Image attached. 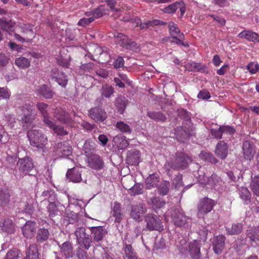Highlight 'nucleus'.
I'll return each mask as SVG.
<instances>
[{
  "mask_svg": "<svg viewBox=\"0 0 259 259\" xmlns=\"http://www.w3.org/2000/svg\"><path fill=\"white\" fill-rule=\"evenodd\" d=\"M199 157L205 161H207L211 163L217 162V159L212 154L206 152H201L199 154Z\"/></svg>",
  "mask_w": 259,
  "mask_h": 259,
  "instance_id": "nucleus-55",
  "label": "nucleus"
},
{
  "mask_svg": "<svg viewBox=\"0 0 259 259\" xmlns=\"http://www.w3.org/2000/svg\"><path fill=\"white\" fill-rule=\"evenodd\" d=\"M124 252L127 259H138L131 245L126 244L124 248Z\"/></svg>",
  "mask_w": 259,
  "mask_h": 259,
  "instance_id": "nucleus-53",
  "label": "nucleus"
},
{
  "mask_svg": "<svg viewBox=\"0 0 259 259\" xmlns=\"http://www.w3.org/2000/svg\"><path fill=\"white\" fill-rule=\"evenodd\" d=\"M27 137L32 146L38 149H43L47 143V138L39 130H31L28 132Z\"/></svg>",
  "mask_w": 259,
  "mask_h": 259,
  "instance_id": "nucleus-4",
  "label": "nucleus"
},
{
  "mask_svg": "<svg viewBox=\"0 0 259 259\" xmlns=\"http://www.w3.org/2000/svg\"><path fill=\"white\" fill-rule=\"evenodd\" d=\"M75 235L78 244L80 246L86 249H89L92 243V238L86 233L85 229L83 227H78L75 232Z\"/></svg>",
  "mask_w": 259,
  "mask_h": 259,
  "instance_id": "nucleus-7",
  "label": "nucleus"
},
{
  "mask_svg": "<svg viewBox=\"0 0 259 259\" xmlns=\"http://www.w3.org/2000/svg\"><path fill=\"white\" fill-rule=\"evenodd\" d=\"M89 166L96 170H100L103 168L104 162L102 158L97 155H94L89 158Z\"/></svg>",
  "mask_w": 259,
  "mask_h": 259,
  "instance_id": "nucleus-23",
  "label": "nucleus"
},
{
  "mask_svg": "<svg viewBox=\"0 0 259 259\" xmlns=\"http://www.w3.org/2000/svg\"><path fill=\"white\" fill-rule=\"evenodd\" d=\"M36 106L38 110L40 112L42 116H43V121L45 124L51 123L50 120H52V118L49 116V113L47 110L48 105L44 103H38Z\"/></svg>",
  "mask_w": 259,
  "mask_h": 259,
  "instance_id": "nucleus-28",
  "label": "nucleus"
},
{
  "mask_svg": "<svg viewBox=\"0 0 259 259\" xmlns=\"http://www.w3.org/2000/svg\"><path fill=\"white\" fill-rule=\"evenodd\" d=\"M175 131L176 138L180 142H184L190 135L189 131L186 130L182 126L177 127Z\"/></svg>",
  "mask_w": 259,
  "mask_h": 259,
  "instance_id": "nucleus-30",
  "label": "nucleus"
},
{
  "mask_svg": "<svg viewBox=\"0 0 259 259\" xmlns=\"http://www.w3.org/2000/svg\"><path fill=\"white\" fill-rule=\"evenodd\" d=\"M127 100L124 97L118 98L116 100V106L118 111L120 114H122L126 107Z\"/></svg>",
  "mask_w": 259,
  "mask_h": 259,
  "instance_id": "nucleus-47",
  "label": "nucleus"
},
{
  "mask_svg": "<svg viewBox=\"0 0 259 259\" xmlns=\"http://www.w3.org/2000/svg\"><path fill=\"white\" fill-rule=\"evenodd\" d=\"M172 186L176 189H179L183 186L181 175L177 176L172 181Z\"/></svg>",
  "mask_w": 259,
  "mask_h": 259,
  "instance_id": "nucleus-63",
  "label": "nucleus"
},
{
  "mask_svg": "<svg viewBox=\"0 0 259 259\" xmlns=\"http://www.w3.org/2000/svg\"><path fill=\"white\" fill-rule=\"evenodd\" d=\"M90 230L94 242L100 243L107 233V230L102 226L93 227Z\"/></svg>",
  "mask_w": 259,
  "mask_h": 259,
  "instance_id": "nucleus-14",
  "label": "nucleus"
},
{
  "mask_svg": "<svg viewBox=\"0 0 259 259\" xmlns=\"http://www.w3.org/2000/svg\"><path fill=\"white\" fill-rule=\"evenodd\" d=\"M215 154L222 159L226 158L228 155V146L224 141L218 143L215 150Z\"/></svg>",
  "mask_w": 259,
  "mask_h": 259,
  "instance_id": "nucleus-24",
  "label": "nucleus"
},
{
  "mask_svg": "<svg viewBox=\"0 0 259 259\" xmlns=\"http://www.w3.org/2000/svg\"><path fill=\"white\" fill-rule=\"evenodd\" d=\"M250 186L254 194L259 196V177H254L251 181Z\"/></svg>",
  "mask_w": 259,
  "mask_h": 259,
  "instance_id": "nucleus-52",
  "label": "nucleus"
},
{
  "mask_svg": "<svg viewBox=\"0 0 259 259\" xmlns=\"http://www.w3.org/2000/svg\"><path fill=\"white\" fill-rule=\"evenodd\" d=\"M51 123H47L48 127L51 128L55 133L60 136H64L68 134V132L66 131L64 127L58 125H56L55 122L52 119L50 120Z\"/></svg>",
  "mask_w": 259,
  "mask_h": 259,
  "instance_id": "nucleus-32",
  "label": "nucleus"
},
{
  "mask_svg": "<svg viewBox=\"0 0 259 259\" xmlns=\"http://www.w3.org/2000/svg\"><path fill=\"white\" fill-rule=\"evenodd\" d=\"M140 153L137 150H132L127 153V162L129 164L137 165L140 162Z\"/></svg>",
  "mask_w": 259,
  "mask_h": 259,
  "instance_id": "nucleus-27",
  "label": "nucleus"
},
{
  "mask_svg": "<svg viewBox=\"0 0 259 259\" xmlns=\"http://www.w3.org/2000/svg\"><path fill=\"white\" fill-rule=\"evenodd\" d=\"M10 201V194L8 190L6 188H0V205H5Z\"/></svg>",
  "mask_w": 259,
  "mask_h": 259,
  "instance_id": "nucleus-40",
  "label": "nucleus"
},
{
  "mask_svg": "<svg viewBox=\"0 0 259 259\" xmlns=\"http://www.w3.org/2000/svg\"><path fill=\"white\" fill-rule=\"evenodd\" d=\"M0 26L3 29L7 31H11L14 27L12 22H8L3 20H0Z\"/></svg>",
  "mask_w": 259,
  "mask_h": 259,
  "instance_id": "nucleus-61",
  "label": "nucleus"
},
{
  "mask_svg": "<svg viewBox=\"0 0 259 259\" xmlns=\"http://www.w3.org/2000/svg\"><path fill=\"white\" fill-rule=\"evenodd\" d=\"M186 70L189 71H195L201 69L200 65L193 62H188L185 66Z\"/></svg>",
  "mask_w": 259,
  "mask_h": 259,
  "instance_id": "nucleus-60",
  "label": "nucleus"
},
{
  "mask_svg": "<svg viewBox=\"0 0 259 259\" xmlns=\"http://www.w3.org/2000/svg\"><path fill=\"white\" fill-rule=\"evenodd\" d=\"M215 203L214 200L208 198L200 199L197 204L198 214H204L211 211Z\"/></svg>",
  "mask_w": 259,
  "mask_h": 259,
  "instance_id": "nucleus-10",
  "label": "nucleus"
},
{
  "mask_svg": "<svg viewBox=\"0 0 259 259\" xmlns=\"http://www.w3.org/2000/svg\"><path fill=\"white\" fill-rule=\"evenodd\" d=\"M169 33L172 37H177V36L182 38L183 34L180 32L178 25L173 22H169L168 25Z\"/></svg>",
  "mask_w": 259,
  "mask_h": 259,
  "instance_id": "nucleus-38",
  "label": "nucleus"
},
{
  "mask_svg": "<svg viewBox=\"0 0 259 259\" xmlns=\"http://www.w3.org/2000/svg\"><path fill=\"white\" fill-rule=\"evenodd\" d=\"M182 5V2H176L172 4L169 5L168 7L164 9V12L168 14H172L176 12L178 9L179 5Z\"/></svg>",
  "mask_w": 259,
  "mask_h": 259,
  "instance_id": "nucleus-57",
  "label": "nucleus"
},
{
  "mask_svg": "<svg viewBox=\"0 0 259 259\" xmlns=\"http://www.w3.org/2000/svg\"><path fill=\"white\" fill-rule=\"evenodd\" d=\"M166 23L161 21L159 20H152L147 21L145 22L141 23L140 28L141 29H147L150 27H153L155 26L164 25H165Z\"/></svg>",
  "mask_w": 259,
  "mask_h": 259,
  "instance_id": "nucleus-39",
  "label": "nucleus"
},
{
  "mask_svg": "<svg viewBox=\"0 0 259 259\" xmlns=\"http://www.w3.org/2000/svg\"><path fill=\"white\" fill-rule=\"evenodd\" d=\"M59 148V152L61 153L64 157H67L72 154V148L68 144L59 143L58 145Z\"/></svg>",
  "mask_w": 259,
  "mask_h": 259,
  "instance_id": "nucleus-42",
  "label": "nucleus"
},
{
  "mask_svg": "<svg viewBox=\"0 0 259 259\" xmlns=\"http://www.w3.org/2000/svg\"><path fill=\"white\" fill-rule=\"evenodd\" d=\"M238 36L239 38H245L249 41L259 42V35L250 30H244L241 31Z\"/></svg>",
  "mask_w": 259,
  "mask_h": 259,
  "instance_id": "nucleus-22",
  "label": "nucleus"
},
{
  "mask_svg": "<svg viewBox=\"0 0 259 259\" xmlns=\"http://www.w3.org/2000/svg\"><path fill=\"white\" fill-rule=\"evenodd\" d=\"M17 166L20 172L23 174V175H33L30 174L34 168L32 160L30 157H25L23 158L19 159L17 162Z\"/></svg>",
  "mask_w": 259,
  "mask_h": 259,
  "instance_id": "nucleus-9",
  "label": "nucleus"
},
{
  "mask_svg": "<svg viewBox=\"0 0 259 259\" xmlns=\"http://www.w3.org/2000/svg\"><path fill=\"white\" fill-rule=\"evenodd\" d=\"M159 181V178L156 174L150 175L145 180V186L146 188L151 189L156 187Z\"/></svg>",
  "mask_w": 259,
  "mask_h": 259,
  "instance_id": "nucleus-31",
  "label": "nucleus"
},
{
  "mask_svg": "<svg viewBox=\"0 0 259 259\" xmlns=\"http://www.w3.org/2000/svg\"><path fill=\"white\" fill-rule=\"evenodd\" d=\"M179 247L182 251L187 250L192 259H201L200 246L197 240L188 242L185 239H182L179 242Z\"/></svg>",
  "mask_w": 259,
  "mask_h": 259,
  "instance_id": "nucleus-3",
  "label": "nucleus"
},
{
  "mask_svg": "<svg viewBox=\"0 0 259 259\" xmlns=\"http://www.w3.org/2000/svg\"><path fill=\"white\" fill-rule=\"evenodd\" d=\"M115 127L121 132L127 133V134H131L132 132V130L130 127V126L126 123H124L123 121H117L115 123Z\"/></svg>",
  "mask_w": 259,
  "mask_h": 259,
  "instance_id": "nucleus-48",
  "label": "nucleus"
},
{
  "mask_svg": "<svg viewBox=\"0 0 259 259\" xmlns=\"http://www.w3.org/2000/svg\"><path fill=\"white\" fill-rule=\"evenodd\" d=\"M0 227L3 232L13 233L15 230V225L11 220L7 219L0 222Z\"/></svg>",
  "mask_w": 259,
  "mask_h": 259,
  "instance_id": "nucleus-29",
  "label": "nucleus"
},
{
  "mask_svg": "<svg viewBox=\"0 0 259 259\" xmlns=\"http://www.w3.org/2000/svg\"><path fill=\"white\" fill-rule=\"evenodd\" d=\"M36 229V224L34 222L29 221L26 222L22 228L23 235L27 238L33 237Z\"/></svg>",
  "mask_w": 259,
  "mask_h": 259,
  "instance_id": "nucleus-19",
  "label": "nucleus"
},
{
  "mask_svg": "<svg viewBox=\"0 0 259 259\" xmlns=\"http://www.w3.org/2000/svg\"><path fill=\"white\" fill-rule=\"evenodd\" d=\"M105 9L104 6H100L98 8L96 9L93 12H88L86 13L88 16H92L94 18V20L96 18H98L102 17L103 15L105 14Z\"/></svg>",
  "mask_w": 259,
  "mask_h": 259,
  "instance_id": "nucleus-41",
  "label": "nucleus"
},
{
  "mask_svg": "<svg viewBox=\"0 0 259 259\" xmlns=\"http://www.w3.org/2000/svg\"><path fill=\"white\" fill-rule=\"evenodd\" d=\"M38 246L36 243H30L26 251V256L24 259H38Z\"/></svg>",
  "mask_w": 259,
  "mask_h": 259,
  "instance_id": "nucleus-26",
  "label": "nucleus"
},
{
  "mask_svg": "<svg viewBox=\"0 0 259 259\" xmlns=\"http://www.w3.org/2000/svg\"><path fill=\"white\" fill-rule=\"evenodd\" d=\"M242 153L245 159L251 160L255 154V146L252 143L248 141H245L242 145Z\"/></svg>",
  "mask_w": 259,
  "mask_h": 259,
  "instance_id": "nucleus-13",
  "label": "nucleus"
},
{
  "mask_svg": "<svg viewBox=\"0 0 259 259\" xmlns=\"http://www.w3.org/2000/svg\"><path fill=\"white\" fill-rule=\"evenodd\" d=\"M48 211L50 217H54L58 215L59 210L57 207L55 201H52L49 202V204L48 207Z\"/></svg>",
  "mask_w": 259,
  "mask_h": 259,
  "instance_id": "nucleus-51",
  "label": "nucleus"
},
{
  "mask_svg": "<svg viewBox=\"0 0 259 259\" xmlns=\"http://www.w3.org/2000/svg\"><path fill=\"white\" fill-rule=\"evenodd\" d=\"M116 38V42L121 47L125 49L133 51L136 52L140 51V49L137 43L132 41L128 39L127 36L122 33H117L116 35H114Z\"/></svg>",
  "mask_w": 259,
  "mask_h": 259,
  "instance_id": "nucleus-8",
  "label": "nucleus"
},
{
  "mask_svg": "<svg viewBox=\"0 0 259 259\" xmlns=\"http://www.w3.org/2000/svg\"><path fill=\"white\" fill-rule=\"evenodd\" d=\"M20 252L17 249H13L9 251L4 259H18L20 257Z\"/></svg>",
  "mask_w": 259,
  "mask_h": 259,
  "instance_id": "nucleus-58",
  "label": "nucleus"
},
{
  "mask_svg": "<svg viewBox=\"0 0 259 259\" xmlns=\"http://www.w3.org/2000/svg\"><path fill=\"white\" fill-rule=\"evenodd\" d=\"M198 181L201 184L207 185V183L208 182V180L209 178L205 176V174L203 170L202 169V168H200L198 170Z\"/></svg>",
  "mask_w": 259,
  "mask_h": 259,
  "instance_id": "nucleus-59",
  "label": "nucleus"
},
{
  "mask_svg": "<svg viewBox=\"0 0 259 259\" xmlns=\"http://www.w3.org/2000/svg\"><path fill=\"white\" fill-rule=\"evenodd\" d=\"M243 225L241 223H234L231 227L226 228L227 232L229 235H238L242 231Z\"/></svg>",
  "mask_w": 259,
  "mask_h": 259,
  "instance_id": "nucleus-37",
  "label": "nucleus"
},
{
  "mask_svg": "<svg viewBox=\"0 0 259 259\" xmlns=\"http://www.w3.org/2000/svg\"><path fill=\"white\" fill-rule=\"evenodd\" d=\"M67 178L70 181L78 183L81 181V172L79 169L73 168L69 169L66 173Z\"/></svg>",
  "mask_w": 259,
  "mask_h": 259,
  "instance_id": "nucleus-25",
  "label": "nucleus"
},
{
  "mask_svg": "<svg viewBox=\"0 0 259 259\" xmlns=\"http://www.w3.org/2000/svg\"><path fill=\"white\" fill-rule=\"evenodd\" d=\"M226 238L224 235L216 236L213 241V249L214 252L219 254L222 253L224 247Z\"/></svg>",
  "mask_w": 259,
  "mask_h": 259,
  "instance_id": "nucleus-21",
  "label": "nucleus"
},
{
  "mask_svg": "<svg viewBox=\"0 0 259 259\" xmlns=\"http://www.w3.org/2000/svg\"><path fill=\"white\" fill-rule=\"evenodd\" d=\"M169 182L163 181L157 188L158 192L161 195H166L169 192Z\"/></svg>",
  "mask_w": 259,
  "mask_h": 259,
  "instance_id": "nucleus-44",
  "label": "nucleus"
},
{
  "mask_svg": "<svg viewBox=\"0 0 259 259\" xmlns=\"http://www.w3.org/2000/svg\"><path fill=\"white\" fill-rule=\"evenodd\" d=\"M112 143L113 146L120 150L124 149L129 145V142L126 139L125 137L121 134H118L115 136L112 140Z\"/></svg>",
  "mask_w": 259,
  "mask_h": 259,
  "instance_id": "nucleus-20",
  "label": "nucleus"
},
{
  "mask_svg": "<svg viewBox=\"0 0 259 259\" xmlns=\"http://www.w3.org/2000/svg\"><path fill=\"white\" fill-rule=\"evenodd\" d=\"M131 194L134 195H139L143 192V186L140 183L135 184L132 188L129 189Z\"/></svg>",
  "mask_w": 259,
  "mask_h": 259,
  "instance_id": "nucleus-54",
  "label": "nucleus"
},
{
  "mask_svg": "<svg viewBox=\"0 0 259 259\" xmlns=\"http://www.w3.org/2000/svg\"><path fill=\"white\" fill-rule=\"evenodd\" d=\"M170 217L174 224L180 228H187L191 225V219L186 216L181 208H171L165 215V219Z\"/></svg>",
  "mask_w": 259,
  "mask_h": 259,
  "instance_id": "nucleus-1",
  "label": "nucleus"
},
{
  "mask_svg": "<svg viewBox=\"0 0 259 259\" xmlns=\"http://www.w3.org/2000/svg\"><path fill=\"white\" fill-rule=\"evenodd\" d=\"M146 211L147 208L143 203H137L132 206L130 216L136 221L140 222L143 220L144 214Z\"/></svg>",
  "mask_w": 259,
  "mask_h": 259,
  "instance_id": "nucleus-11",
  "label": "nucleus"
},
{
  "mask_svg": "<svg viewBox=\"0 0 259 259\" xmlns=\"http://www.w3.org/2000/svg\"><path fill=\"white\" fill-rule=\"evenodd\" d=\"M61 251L67 257H70L72 255V246L71 243L66 241L64 242L61 246H60Z\"/></svg>",
  "mask_w": 259,
  "mask_h": 259,
  "instance_id": "nucleus-45",
  "label": "nucleus"
},
{
  "mask_svg": "<svg viewBox=\"0 0 259 259\" xmlns=\"http://www.w3.org/2000/svg\"><path fill=\"white\" fill-rule=\"evenodd\" d=\"M124 217V213L121 205L117 202H115L113 206L111 207L110 218H113L115 223H120Z\"/></svg>",
  "mask_w": 259,
  "mask_h": 259,
  "instance_id": "nucleus-12",
  "label": "nucleus"
},
{
  "mask_svg": "<svg viewBox=\"0 0 259 259\" xmlns=\"http://www.w3.org/2000/svg\"><path fill=\"white\" fill-rule=\"evenodd\" d=\"M51 77L60 85L65 88L68 82L67 76L62 71H60L58 69H54L52 70Z\"/></svg>",
  "mask_w": 259,
  "mask_h": 259,
  "instance_id": "nucleus-18",
  "label": "nucleus"
},
{
  "mask_svg": "<svg viewBox=\"0 0 259 259\" xmlns=\"http://www.w3.org/2000/svg\"><path fill=\"white\" fill-rule=\"evenodd\" d=\"M50 233L48 229L41 228L39 229L36 233V239L38 243H42L46 241L49 237Z\"/></svg>",
  "mask_w": 259,
  "mask_h": 259,
  "instance_id": "nucleus-35",
  "label": "nucleus"
},
{
  "mask_svg": "<svg viewBox=\"0 0 259 259\" xmlns=\"http://www.w3.org/2000/svg\"><path fill=\"white\" fill-rule=\"evenodd\" d=\"M114 93V89L112 86L105 84L102 86L100 90V93L102 97L109 98Z\"/></svg>",
  "mask_w": 259,
  "mask_h": 259,
  "instance_id": "nucleus-46",
  "label": "nucleus"
},
{
  "mask_svg": "<svg viewBox=\"0 0 259 259\" xmlns=\"http://www.w3.org/2000/svg\"><path fill=\"white\" fill-rule=\"evenodd\" d=\"M240 195L244 201V203L247 204L251 197V194L249 190L245 187H241L240 190Z\"/></svg>",
  "mask_w": 259,
  "mask_h": 259,
  "instance_id": "nucleus-50",
  "label": "nucleus"
},
{
  "mask_svg": "<svg viewBox=\"0 0 259 259\" xmlns=\"http://www.w3.org/2000/svg\"><path fill=\"white\" fill-rule=\"evenodd\" d=\"M32 111V106L30 104H25L18 109L20 121L24 129L28 128L35 118V115Z\"/></svg>",
  "mask_w": 259,
  "mask_h": 259,
  "instance_id": "nucleus-2",
  "label": "nucleus"
},
{
  "mask_svg": "<svg viewBox=\"0 0 259 259\" xmlns=\"http://www.w3.org/2000/svg\"><path fill=\"white\" fill-rule=\"evenodd\" d=\"M86 17H83L78 22V25L81 26H85L94 21V18L92 16H88L85 14Z\"/></svg>",
  "mask_w": 259,
  "mask_h": 259,
  "instance_id": "nucleus-62",
  "label": "nucleus"
},
{
  "mask_svg": "<svg viewBox=\"0 0 259 259\" xmlns=\"http://www.w3.org/2000/svg\"><path fill=\"white\" fill-rule=\"evenodd\" d=\"M147 116L157 121L164 122L166 120V116L163 113L159 112H148Z\"/></svg>",
  "mask_w": 259,
  "mask_h": 259,
  "instance_id": "nucleus-43",
  "label": "nucleus"
},
{
  "mask_svg": "<svg viewBox=\"0 0 259 259\" xmlns=\"http://www.w3.org/2000/svg\"><path fill=\"white\" fill-rule=\"evenodd\" d=\"M15 64L21 69H26L30 65V60L25 57L21 56L16 59Z\"/></svg>",
  "mask_w": 259,
  "mask_h": 259,
  "instance_id": "nucleus-36",
  "label": "nucleus"
},
{
  "mask_svg": "<svg viewBox=\"0 0 259 259\" xmlns=\"http://www.w3.org/2000/svg\"><path fill=\"white\" fill-rule=\"evenodd\" d=\"M190 158L184 153L177 154V157L175 162L166 161L164 164V167L167 170L171 169H184L188 166V162L190 161Z\"/></svg>",
  "mask_w": 259,
  "mask_h": 259,
  "instance_id": "nucleus-5",
  "label": "nucleus"
},
{
  "mask_svg": "<svg viewBox=\"0 0 259 259\" xmlns=\"http://www.w3.org/2000/svg\"><path fill=\"white\" fill-rule=\"evenodd\" d=\"M247 69L251 74H255L259 69V65L257 63L254 64L251 62L248 64Z\"/></svg>",
  "mask_w": 259,
  "mask_h": 259,
  "instance_id": "nucleus-64",
  "label": "nucleus"
},
{
  "mask_svg": "<svg viewBox=\"0 0 259 259\" xmlns=\"http://www.w3.org/2000/svg\"><path fill=\"white\" fill-rule=\"evenodd\" d=\"M147 203L155 211L164 207L166 204L165 200L162 197L156 196L148 198Z\"/></svg>",
  "mask_w": 259,
  "mask_h": 259,
  "instance_id": "nucleus-15",
  "label": "nucleus"
},
{
  "mask_svg": "<svg viewBox=\"0 0 259 259\" xmlns=\"http://www.w3.org/2000/svg\"><path fill=\"white\" fill-rule=\"evenodd\" d=\"M41 196L44 197L43 201L48 199L49 202L52 201H56L57 199L56 194L52 191L47 190L44 191L41 194Z\"/></svg>",
  "mask_w": 259,
  "mask_h": 259,
  "instance_id": "nucleus-56",
  "label": "nucleus"
},
{
  "mask_svg": "<svg viewBox=\"0 0 259 259\" xmlns=\"http://www.w3.org/2000/svg\"><path fill=\"white\" fill-rule=\"evenodd\" d=\"M36 91L39 94L46 99H51L54 96V93L45 84L40 85Z\"/></svg>",
  "mask_w": 259,
  "mask_h": 259,
  "instance_id": "nucleus-33",
  "label": "nucleus"
},
{
  "mask_svg": "<svg viewBox=\"0 0 259 259\" xmlns=\"http://www.w3.org/2000/svg\"><path fill=\"white\" fill-rule=\"evenodd\" d=\"M90 116L95 121L102 122L107 117L106 112L103 109L95 107L89 110Z\"/></svg>",
  "mask_w": 259,
  "mask_h": 259,
  "instance_id": "nucleus-17",
  "label": "nucleus"
},
{
  "mask_svg": "<svg viewBox=\"0 0 259 259\" xmlns=\"http://www.w3.org/2000/svg\"><path fill=\"white\" fill-rule=\"evenodd\" d=\"M247 236L250 239L252 246H259V227L251 232H249Z\"/></svg>",
  "mask_w": 259,
  "mask_h": 259,
  "instance_id": "nucleus-34",
  "label": "nucleus"
},
{
  "mask_svg": "<svg viewBox=\"0 0 259 259\" xmlns=\"http://www.w3.org/2000/svg\"><path fill=\"white\" fill-rule=\"evenodd\" d=\"M53 115L57 120L66 124L69 125L72 122V119L65 110L62 108H56Z\"/></svg>",
  "mask_w": 259,
  "mask_h": 259,
  "instance_id": "nucleus-16",
  "label": "nucleus"
},
{
  "mask_svg": "<svg viewBox=\"0 0 259 259\" xmlns=\"http://www.w3.org/2000/svg\"><path fill=\"white\" fill-rule=\"evenodd\" d=\"M146 228L149 231H161L163 230V226L161 219L156 214H148L145 218Z\"/></svg>",
  "mask_w": 259,
  "mask_h": 259,
  "instance_id": "nucleus-6",
  "label": "nucleus"
},
{
  "mask_svg": "<svg viewBox=\"0 0 259 259\" xmlns=\"http://www.w3.org/2000/svg\"><path fill=\"white\" fill-rule=\"evenodd\" d=\"M222 181L220 177L215 174H213L210 177L208 180L207 185L209 187L215 188L218 185H220Z\"/></svg>",
  "mask_w": 259,
  "mask_h": 259,
  "instance_id": "nucleus-49",
  "label": "nucleus"
}]
</instances>
